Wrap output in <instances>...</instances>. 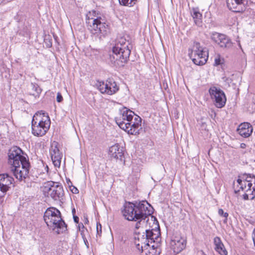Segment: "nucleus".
<instances>
[{
	"mask_svg": "<svg viewBox=\"0 0 255 255\" xmlns=\"http://www.w3.org/2000/svg\"><path fill=\"white\" fill-rule=\"evenodd\" d=\"M152 207L146 201L134 203L128 202L124 206L123 214L127 220L136 222L135 227L137 229L141 223H144L145 219L152 214Z\"/></svg>",
	"mask_w": 255,
	"mask_h": 255,
	"instance_id": "1",
	"label": "nucleus"
},
{
	"mask_svg": "<svg viewBox=\"0 0 255 255\" xmlns=\"http://www.w3.org/2000/svg\"><path fill=\"white\" fill-rule=\"evenodd\" d=\"M23 152L18 147L13 146L8 151V163L11 165L10 170L15 177L19 181L27 177L29 170V163L22 155Z\"/></svg>",
	"mask_w": 255,
	"mask_h": 255,
	"instance_id": "2",
	"label": "nucleus"
},
{
	"mask_svg": "<svg viewBox=\"0 0 255 255\" xmlns=\"http://www.w3.org/2000/svg\"><path fill=\"white\" fill-rule=\"evenodd\" d=\"M96 13L95 11H89L87 15L86 23L91 33L101 39L109 32V28L104 19L96 16Z\"/></svg>",
	"mask_w": 255,
	"mask_h": 255,
	"instance_id": "3",
	"label": "nucleus"
},
{
	"mask_svg": "<svg viewBox=\"0 0 255 255\" xmlns=\"http://www.w3.org/2000/svg\"><path fill=\"white\" fill-rule=\"evenodd\" d=\"M60 211L55 208H48L44 213V220L48 228L58 234L67 230V226L61 217Z\"/></svg>",
	"mask_w": 255,
	"mask_h": 255,
	"instance_id": "4",
	"label": "nucleus"
},
{
	"mask_svg": "<svg viewBox=\"0 0 255 255\" xmlns=\"http://www.w3.org/2000/svg\"><path fill=\"white\" fill-rule=\"evenodd\" d=\"M128 41L123 37H121L116 42L113 47V54L110 56L111 61L123 66L129 58L130 50L128 47Z\"/></svg>",
	"mask_w": 255,
	"mask_h": 255,
	"instance_id": "5",
	"label": "nucleus"
},
{
	"mask_svg": "<svg viewBox=\"0 0 255 255\" xmlns=\"http://www.w3.org/2000/svg\"><path fill=\"white\" fill-rule=\"evenodd\" d=\"M50 126L48 115L42 111L38 112L33 116L32 120V133L35 136H42L48 130Z\"/></svg>",
	"mask_w": 255,
	"mask_h": 255,
	"instance_id": "6",
	"label": "nucleus"
},
{
	"mask_svg": "<svg viewBox=\"0 0 255 255\" xmlns=\"http://www.w3.org/2000/svg\"><path fill=\"white\" fill-rule=\"evenodd\" d=\"M189 54L194 63L197 65L205 64L208 57L207 52L197 42L194 43Z\"/></svg>",
	"mask_w": 255,
	"mask_h": 255,
	"instance_id": "7",
	"label": "nucleus"
},
{
	"mask_svg": "<svg viewBox=\"0 0 255 255\" xmlns=\"http://www.w3.org/2000/svg\"><path fill=\"white\" fill-rule=\"evenodd\" d=\"M123 125H126L124 128L120 124H117L119 127L127 131L128 134L132 135L138 134L139 133V130L141 128V119L138 116H135L133 120H129V121L127 120L123 121L121 123Z\"/></svg>",
	"mask_w": 255,
	"mask_h": 255,
	"instance_id": "8",
	"label": "nucleus"
},
{
	"mask_svg": "<svg viewBox=\"0 0 255 255\" xmlns=\"http://www.w3.org/2000/svg\"><path fill=\"white\" fill-rule=\"evenodd\" d=\"M14 179L8 174H0V205H3L4 197L13 186Z\"/></svg>",
	"mask_w": 255,
	"mask_h": 255,
	"instance_id": "9",
	"label": "nucleus"
},
{
	"mask_svg": "<svg viewBox=\"0 0 255 255\" xmlns=\"http://www.w3.org/2000/svg\"><path fill=\"white\" fill-rule=\"evenodd\" d=\"M44 191L55 200H61L64 195L62 187L58 184L55 185L53 182H49L44 186Z\"/></svg>",
	"mask_w": 255,
	"mask_h": 255,
	"instance_id": "10",
	"label": "nucleus"
},
{
	"mask_svg": "<svg viewBox=\"0 0 255 255\" xmlns=\"http://www.w3.org/2000/svg\"><path fill=\"white\" fill-rule=\"evenodd\" d=\"M209 92L216 107L221 108L225 105L226 98L222 90L216 87H212L210 88Z\"/></svg>",
	"mask_w": 255,
	"mask_h": 255,
	"instance_id": "11",
	"label": "nucleus"
},
{
	"mask_svg": "<svg viewBox=\"0 0 255 255\" xmlns=\"http://www.w3.org/2000/svg\"><path fill=\"white\" fill-rule=\"evenodd\" d=\"M96 86L101 93L109 95L115 94L119 89L117 83L112 79L106 82L97 81Z\"/></svg>",
	"mask_w": 255,
	"mask_h": 255,
	"instance_id": "12",
	"label": "nucleus"
},
{
	"mask_svg": "<svg viewBox=\"0 0 255 255\" xmlns=\"http://www.w3.org/2000/svg\"><path fill=\"white\" fill-rule=\"evenodd\" d=\"M211 39L214 43L222 48H229L232 46V42L226 35L214 32L211 34Z\"/></svg>",
	"mask_w": 255,
	"mask_h": 255,
	"instance_id": "13",
	"label": "nucleus"
},
{
	"mask_svg": "<svg viewBox=\"0 0 255 255\" xmlns=\"http://www.w3.org/2000/svg\"><path fill=\"white\" fill-rule=\"evenodd\" d=\"M135 116L137 115L133 112L124 107L120 110L119 114L116 117V122L117 124H121L122 126L124 128V126L126 127V125H123L121 123L123 122V121L125 120L129 121V120H133Z\"/></svg>",
	"mask_w": 255,
	"mask_h": 255,
	"instance_id": "14",
	"label": "nucleus"
},
{
	"mask_svg": "<svg viewBox=\"0 0 255 255\" xmlns=\"http://www.w3.org/2000/svg\"><path fill=\"white\" fill-rule=\"evenodd\" d=\"M50 152L51 158L54 166L59 168L61 165L62 154L60 152L57 142H54L51 144Z\"/></svg>",
	"mask_w": 255,
	"mask_h": 255,
	"instance_id": "15",
	"label": "nucleus"
},
{
	"mask_svg": "<svg viewBox=\"0 0 255 255\" xmlns=\"http://www.w3.org/2000/svg\"><path fill=\"white\" fill-rule=\"evenodd\" d=\"M246 0H227L228 8L236 12H242L246 9Z\"/></svg>",
	"mask_w": 255,
	"mask_h": 255,
	"instance_id": "16",
	"label": "nucleus"
},
{
	"mask_svg": "<svg viewBox=\"0 0 255 255\" xmlns=\"http://www.w3.org/2000/svg\"><path fill=\"white\" fill-rule=\"evenodd\" d=\"M186 245V241L181 237H175L171 240V246L174 252L179 253L185 249Z\"/></svg>",
	"mask_w": 255,
	"mask_h": 255,
	"instance_id": "17",
	"label": "nucleus"
},
{
	"mask_svg": "<svg viewBox=\"0 0 255 255\" xmlns=\"http://www.w3.org/2000/svg\"><path fill=\"white\" fill-rule=\"evenodd\" d=\"M143 234L144 235V237L147 238V240L149 243L151 244L155 242H159L160 231L159 228L156 229V227L155 229L146 230L145 233H143Z\"/></svg>",
	"mask_w": 255,
	"mask_h": 255,
	"instance_id": "18",
	"label": "nucleus"
},
{
	"mask_svg": "<svg viewBox=\"0 0 255 255\" xmlns=\"http://www.w3.org/2000/svg\"><path fill=\"white\" fill-rule=\"evenodd\" d=\"M253 130L252 126L248 123L241 124L237 129L239 133L244 137L250 136L253 132Z\"/></svg>",
	"mask_w": 255,
	"mask_h": 255,
	"instance_id": "19",
	"label": "nucleus"
},
{
	"mask_svg": "<svg viewBox=\"0 0 255 255\" xmlns=\"http://www.w3.org/2000/svg\"><path fill=\"white\" fill-rule=\"evenodd\" d=\"M109 154L112 157L116 159H121L124 155L123 149L119 144L112 146L109 149Z\"/></svg>",
	"mask_w": 255,
	"mask_h": 255,
	"instance_id": "20",
	"label": "nucleus"
},
{
	"mask_svg": "<svg viewBox=\"0 0 255 255\" xmlns=\"http://www.w3.org/2000/svg\"><path fill=\"white\" fill-rule=\"evenodd\" d=\"M247 174L243 175L242 176H239L236 183H234V187L235 188V192H239L240 190L245 191L247 188V181L246 180Z\"/></svg>",
	"mask_w": 255,
	"mask_h": 255,
	"instance_id": "21",
	"label": "nucleus"
},
{
	"mask_svg": "<svg viewBox=\"0 0 255 255\" xmlns=\"http://www.w3.org/2000/svg\"><path fill=\"white\" fill-rule=\"evenodd\" d=\"M214 243L215 245V250L220 255H227L228 252L226 250L220 238L218 237H215L214 240Z\"/></svg>",
	"mask_w": 255,
	"mask_h": 255,
	"instance_id": "22",
	"label": "nucleus"
},
{
	"mask_svg": "<svg viewBox=\"0 0 255 255\" xmlns=\"http://www.w3.org/2000/svg\"><path fill=\"white\" fill-rule=\"evenodd\" d=\"M135 245L136 248L140 251V249L145 248L147 247H149V243L147 240V238L144 237L143 234H139L137 239H135Z\"/></svg>",
	"mask_w": 255,
	"mask_h": 255,
	"instance_id": "23",
	"label": "nucleus"
},
{
	"mask_svg": "<svg viewBox=\"0 0 255 255\" xmlns=\"http://www.w3.org/2000/svg\"><path fill=\"white\" fill-rule=\"evenodd\" d=\"M135 245L136 248L140 251V249L145 248L147 247H149V243L147 240V238L144 237L143 234H139L137 239H135Z\"/></svg>",
	"mask_w": 255,
	"mask_h": 255,
	"instance_id": "24",
	"label": "nucleus"
},
{
	"mask_svg": "<svg viewBox=\"0 0 255 255\" xmlns=\"http://www.w3.org/2000/svg\"><path fill=\"white\" fill-rule=\"evenodd\" d=\"M191 15L194 19V22L197 26H201L202 23V14L197 8H193L192 10Z\"/></svg>",
	"mask_w": 255,
	"mask_h": 255,
	"instance_id": "25",
	"label": "nucleus"
},
{
	"mask_svg": "<svg viewBox=\"0 0 255 255\" xmlns=\"http://www.w3.org/2000/svg\"><path fill=\"white\" fill-rule=\"evenodd\" d=\"M31 91L30 94L34 96H37L41 93V89L39 86L35 83H31L30 85Z\"/></svg>",
	"mask_w": 255,
	"mask_h": 255,
	"instance_id": "26",
	"label": "nucleus"
},
{
	"mask_svg": "<svg viewBox=\"0 0 255 255\" xmlns=\"http://www.w3.org/2000/svg\"><path fill=\"white\" fill-rule=\"evenodd\" d=\"M253 178H255V176L254 175L252 176L251 175H247V176L246 177V180L247 181V183L246 184V186H247L246 189H252V188L253 187L252 182L254 183V180L252 179Z\"/></svg>",
	"mask_w": 255,
	"mask_h": 255,
	"instance_id": "27",
	"label": "nucleus"
},
{
	"mask_svg": "<svg viewBox=\"0 0 255 255\" xmlns=\"http://www.w3.org/2000/svg\"><path fill=\"white\" fill-rule=\"evenodd\" d=\"M135 0H119V2L121 4L123 5L131 6L133 4L135 3Z\"/></svg>",
	"mask_w": 255,
	"mask_h": 255,
	"instance_id": "28",
	"label": "nucleus"
},
{
	"mask_svg": "<svg viewBox=\"0 0 255 255\" xmlns=\"http://www.w3.org/2000/svg\"><path fill=\"white\" fill-rule=\"evenodd\" d=\"M254 180V186L253 187L252 189H246L245 191L246 194L249 196L254 195L255 197V178H252Z\"/></svg>",
	"mask_w": 255,
	"mask_h": 255,
	"instance_id": "29",
	"label": "nucleus"
},
{
	"mask_svg": "<svg viewBox=\"0 0 255 255\" xmlns=\"http://www.w3.org/2000/svg\"><path fill=\"white\" fill-rule=\"evenodd\" d=\"M153 245H152L151 247L149 245V247H147L145 248L140 249V251H141V255H147L149 254V252H150V249H154L153 247Z\"/></svg>",
	"mask_w": 255,
	"mask_h": 255,
	"instance_id": "30",
	"label": "nucleus"
},
{
	"mask_svg": "<svg viewBox=\"0 0 255 255\" xmlns=\"http://www.w3.org/2000/svg\"><path fill=\"white\" fill-rule=\"evenodd\" d=\"M79 231L81 233V235L82 237V238L84 240H85V236H86L85 232H87V231L85 228L84 226H83V225L82 224H81V225H79Z\"/></svg>",
	"mask_w": 255,
	"mask_h": 255,
	"instance_id": "31",
	"label": "nucleus"
},
{
	"mask_svg": "<svg viewBox=\"0 0 255 255\" xmlns=\"http://www.w3.org/2000/svg\"><path fill=\"white\" fill-rule=\"evenodd\" d=\"M218 214L220 216L225 217V219L224 220V222H226L227 220V217L228 216V213L227 212H224L223 209H220L218 211Z\"/></svg>",
	"mask_w": 255,
	"mask_h": 255,
	"instance_id": "32",
	"label": "nucleus"
},
{
	"mask_svg": "<svg viewBox=\"0 0 255 255\" xmlns=\"http://www.w3.org/2000/svg\"><path fill=\"white\" fill-rule=\"evenodd\" d=\"M69 186H70V189L71 192L74 194H77L79 193L78 189L75 187V186L71 185L70 186L69 183H68Z\"/></svg>",
	"mask_w": 255,
	"mask_h": 255,
	"instance_id": "33",
	"label": "nucleus"
},
{
	"mask_svg": "<svg viewBox=\"0 0 255 255\" xmlns=\"http://www.w3.org/2000/svg\"><path fill=\"white\" fill-rule=\"evenodd\" d=\"M243 198L245 200H249V199L252 200L254 198V195L249 196V195L247 194L246 193H245L243 195Z\"/></svg>",
	"mask_w": 255,
	"mask_h": 255,
	"instance_id": "34",
	"label": "nucleus"
},
{
	"mask_svg": "<svg viewBox=\"0 0 255 255\" xmlns=\"http://www.w3.org/2000/svg\"><path fill=\"white\" fill-rule=\"evenodd\" d=\"M221 64V59L220 56H218L215 59V64L216 65H219Z\"/></svg>",
	"mask_w": 255,
	"mask_h": 255,
	"instance_id": "35",
	"label": "nucleus"
},
{
	"mask_svg": "<svg viewBox=\"0 0 255 255\" xmlns=\"http://www.w3.org/2000/svg\"><path fill=\"white\" fill-rule=\"evenodd\" d=\"M56 100L58 102H61L63 100V97L60 93H58L57 95Z\"/></svg>",
	"mask_w": 255,
	"mask_h": 255,
	"instance_id": "36",
	"label": "nucleus"
},
{
	"mask_svg": "<svg viewBox=\"0 0 255 255\" xmlns=\"http://www.w3.org/2000/svg\"><path fill=\"white\" fill-rule=\"evenodd\" d=\"M97 231L98 234H100L102 233V226L101 224H97Z\"/></svg>",
	"mask_w": 255,
	"mask_h": 255,
	"instance_id": "37",
	"label": "nucleus"
},
{
	"mask_svg": "<svg viewBox=\"0 0 255 255\" xmlns=\"http://www.w3.org/2000/svg\"><path fill=\"white\" fill-rule=\"evenodd\" d=\"M147 255H156L155 249H150V252Z\"/></svg>",
	"mask_w": 255,
	"mask_h": 255,
	"instance_id": "38",
	"label": "nucleus"
},
{
	"mask_svg": "<svg viewBox=\"0 0 255 255\" xmlns=\"http://www.w3.org/2000/svg\"><path fill=\"white\" fill-rule=\"evenodd\" d=\"M240 147L241 148H246V144L244 143H242L241 144H240Z\"/></svg>",
	"mask_w": 255,
	"mask_h": 255,
	"instance_id": "39",
	"label": "nucleus"
},
{
	"mask_svg": "<svg viewBox=\"0 0 255 255\" xmlns=\"http://www.w3.org/2000/svg\"><path fill=\"white\" fill-rule=\"evenodd\" d=\"M74 220L75 222L78 223V221H79L78 217L77 216H74Z\"/></svg>",
	"mask_w": 255,
	"mask_h": 255,
	"instance_id": "40",
	"label": "nucleus"
},
{
	"mask_svg": "<svg viewBox=\"0 0 255 255\" xmlns=\"http://www.w3.org/2000/svg\"><path fill=\"white\" fill-rule=\"evenodd\" d=\"M85 244L86 245V246H87V247H88V245H87V243H88V241L87 240H86V237L85 236V240H84Z\"/></svg>",
	"mask_w": 255,
	"mask_h": 255,
	"instance_id": "41",
	"label": "nucleus"
},
{
	"mask_svg": "<svg viewBox=\"0 0 255 255\" xmlns=\"http://www.w3.org/2000/svg\"><path fill=\"white\" fill-rule=\"evenodd\" d=\"M151 218L152 221H154L155 220V218H154L153 216H151Z\"/></svg>",
	"mask_w": 255,
	"mask_h": 255,
	"instance_id": "42",
	"label": "nucleus"
},
{
	"mask_svg": "<svg viewBox=\"0 0 255 255\" xmlns=\"http://www.w3.org/2000/svg\"><path fill=\"white\" fill-rule=\"evenodd\" d=\"M201 253L202 255H205V254L204 253V252H203L202 251H201Z\"/></svg>",
	"mask_w": 255,
	"mask_h": 255,
	"instance_id": "43",
	"label": "nucleus"
},
{
	"mask_svg": "<svg viewBox=\"0 0 255 255\" xmlns=\"http://www.w3.org/2000/svg\"><path fill=\"white\" fill-rule=\"evenodd\" d=\"M3 0H0V4L3 2Z\"/></svg>",
	"mask_w": 255,
	"mask_h": 255,
	"instance_id": "44",
	"label": "nucleus"
},
{
	"mask_svg": "<svg viewBox=\"0 0 255 255\" xmlns=\"http://www.w3.org/2000/svg\"><path fill=\"white\" fill-rule=\"evenodd\" d=\"M155 226H157V224H155ZM157 226H158L157 225ZM157 228H159V227H156V229H157Z\"/></svg>",
	"mask_w": 255,
	"mask_h": 255,
	"instance_id": "45",
	"label": "nucleus"
},
{
	"mask_svg": "<svg viewBox=\"0 0 255 255\" xmlns=\"http://www.w3.org/2000/svg\"><path fill=\"white\" fill-rule=\"evenodd\" d=\"M69 182L70 184H72V183L71 182V181L70 180H69Z\"/></svg>",
	"mask_w": 255,
	"mask_h": 255,
	"instance_id": "46",
	"label": "nucleus"
}]
</instances>
